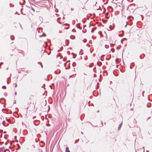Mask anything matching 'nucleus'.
Returning <instances> with one entry per match:
<instances>
[{"label": "nucleus", "instance_id": "nucleus-1", "mask_svg": "<svg viewBox=\"0 0 152 152\" xmlns=\"http://www.w3.org/2000/svg\"><path fill=\"white\" fill-rule=\"evenodd\" d=\"M65 151L66 152H70V151L69 150V148L68 147H67L66 148Z\"/></svg>", "mask_w": 152, "mask_h": 152}, {"label": "nucleus", "instance_id": "nucleus-2", "mask_svg": "<svg viewBox=\"0 0 152 152\" xmlns=\"http://www.w3.org/2000/svg\"><path fill=\"white\" fill-rule=\"evenodd\" d=\"M122 123H121L119 126L118 127V130H119L120 129V128L121 127V125H122Z\"/></svg>", "mask_w": 152, "mask_h": 152}, {"label": "nucleus", "instance_id": "nucleus-3", "mask_svg": "<svg viewBox=\"0 0 152 152\" xmlns=\"http://www.w3.org/2000/svg\"><path fill=\"white\" fill-rule=\"evenodd\" d=\"M105 48L107 49L108 48H109V46L108 45H105Z\"/></svg>", "mask_w": 152, "mask_h": 152}, {"label": "nucleus", "instance_id": "nucleus-4", "mask_svg": "<svg viewBox=\"0 0 152 152\" xmlns=\"http://www.w3.org/2000/svg\"><path fill=\"white\" fill-rule=\"evenodd\" d=\"M101 64H102V63L100 62H98L97 63V65L99 66H101Z\"/></svg>", "mask_w": 152, "mask_h": 152}, {"label": "nucleus", "instance_id": "nucleus-5", "mask_svg": "<svg viewBox=\"0 0 152 152\" xmlns=\"http://www.w3.org/2000/svg\"><path fill=\"white\" fill-rule=\"evenodd\" d=\"M10 38H11V39H12V40H13L14 39V37L13 36H11V37H10Z\"/></svg>", "mask_w": 152, "mask_h": 152}, {"label": "nucleus", "instance_id": "nucleus-6", "mask_svg": "<svg viewBox=\"0 0 152 152\" xmlns=\"http://www.w3.org/2000/svg\"><path fill=\"white\" fill-rule=\"evenodd\" d=\"M77 28H79L80 30L82 29V28H80L79 26H77Z\"/></svg>", "mask_w": 152, "mask_h": 152}, {"label": "nucleus", "instance_id": "nucleus-7", "mask_svg": "<svg viewBox=\"0 0 152 152\" xmlns=\"http://www.w3.org/2000/svg\"><path fill=\"white\" fill-rule=\"evenodd\" d=\"M2 88H3V89H6V87L5 86H3L2 87Z\"/></svg>", "mask_w": 152, "mask_h": 152}, {"label": "nucleus", "instance_id": "nucleus-8", "mask_svg": "<svg viewBox=\"0 0 152 152\" xmlns=\"http://www.w3.org/2000/svg\"><path fill=\"white\" fill-rule=\"evenodd\" d=\"M96 28H94V29H92V30H91V32L92 33H93L95 29Z\"/></svg>", "mask_w": 152, "mask_h": 152}, {"label": "nucleus", "instance_id": "nucleus-9", "mask_svg": "<svg viewBox=\"0 0 152 152\" xmlns=\"http://www.w3.org/2000/svg\"><path fill=\"white\" fill-rule=\"evenodd\" d=\"M38 64H40L41 66V67H42H42H43V66H42V63H40V62H38Z\"/></svg>", "mask_w": 152, "mask_h": 152}, {"label": "nucleus", "instance_id": "nucleus-10", "mask_svg": "<svg viewBox=\"0 0 152 152\" xmlns=\"http://www.w3.org/2000/svg\"><path fill=\"white\" fill-rule=\"evenodd\" d=\"M111 50L112 52H113L114 51V48H111Z\"/></svg>", "mask_w": 152, "mask_h": 152}, {"label": "nucleus", "instance_id": "nucleus-11", "mask_svg": "<svg viewBox=\"0 0 152 152\" xmlns=\"http://www.w3.org/2000/svg\"><path fill=\"white\" fill-rule=\"evenodd\" d=\"M23 4H25V0H23Z\"/></svg>", "mask_w": 152, "mask_h": 152}, {"label": "nucleus", "instance_id": "nucleus-12", "mask_svg": "<svg viewBox=\"0 0 152 152\" xmlns=\"http://www.w3.org/2000/svg\"><path fill=\"white\" fill-rule=\"evenodd\" d=\"M126 25L125 26V27H126L127 25V22H126Z\"/></svg>", "mask_w": 152, "mask_h": 152}, {"label": "nucleus", "instance_id": "nucleus-13", "mask_svg": "<svg viewBox=\"0 0 152 152\" xmlns=\"http://www.w3.org/2000/svg\"><path fill=\"white\" fill-rule=\"evenodd\" d=\"M15 94L16 95H17V92L16 91L15 93Z\"/></svg>", "mask_w": 152, "mask_h": 152}, {"label": "nucleus", "instance_id": "nucleus-14", "mask_svg": "<svg viewBox=\"0 0 152 152\" xmlns=\"http://www.w3.org/2000/svg\"><path fill=\"white\" fill-rule=\"evenodd\" d=\"M3 62H1L0 63V65H1V64H3Z\"/></svg>", "mask_w": 152, "mask_h": 152}, {"label": "nucleus", "instance_id": "nucleus-15", "mask_svg": "<svg viewBox=\"0 0 152 152\" xmlns=\"http://www.w3.org/2000/svg\"><path fill=\"white\" fill-rule=\"evenodd\" d=\"M32 10H33V11H35V10H34V9H33V8H32Z\"/></svg>", "mask_w": 152, "mask_h": 152}, {"label": "nucleus", "instance_id": "nucleus-16", "mask_svg": "<svg viewBox=\"0 0 152 152\" xmlns=\"http://www.w3.org/2000/svg\"><path fill=\"white\" fill-rule=\"evenodd\" d=\"M91 66H91V65H90V66H89V67H91Z\"/></svg>", "mask_w": 152, "mask_h": 152}, {"label": "nucleus", "instance_id": "nucleus-17", "mask_svg": "<svg viewBox=\"0 0 152 152\" xmlns=\"http://www.w3.org/2000/svg\"><path fill=\"white\" fill-rule=\"evenodd\" d=\"M7 84H9V83H8V81L7 82Z\"/></svg>", "mask_w": 152, "mask_h": 152}, {"label": "nucleus", "instance_id": "nucleus-18", "mask_svg": "<svg viewBox=\"0 0 152 152\" xmlns=\"http://www.w3.org/2000/svg\"><path fill=\"white\" fill-rule=\"evenodd\" d=\"M20 3L21 5L22 4L21 3V2H20Z\"/></svg>", "mask_w": 152, "mask_h": 152}, {"label": "nucleus", "instance_id": "nucleus-19", "mask_svg": "<svg viewBox=\"0 0 152 152\" xmlns=\"http://www.w3.org/2000/svg\"><path fill=\"white\" fill-rule=\"evenodd\" d=\"M6 120L7 121H8V120L6 118Z\"/></svg>", "mask_w": 152, "mask_h": 152}]
</instances>
